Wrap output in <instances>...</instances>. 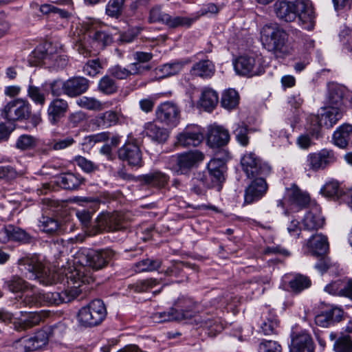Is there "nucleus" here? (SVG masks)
<instances>
[{"label": "nucleus", "mask_w": 352, "mask_h": 352, "mask_svg": "<svg viewBox=\"0 0 352 352\" xmlns=\"http://www.w3.org/2000/svg\"><path fill=\"white\" fill-rule=\"evenodd\" d=\"M111 250H94L81 249L74 255L72 269L69 268L68 277L72 280V284L76 283L86 290V285L94 281L91 269L98 270L105 267L113 257Z\"/></svg>", "instance_id": "1"}, {"label": "nucleus", "mask_w": 352, "mask_h": 352, "mask_svg": "<svg viewBox=\"0 0 352 352\" xmlns=\"http://www.w3.org/2000/svg\"><path fill=\"white\" fill-rule=\"evenodd\" d=\"M261 42L276 58H283L290 54L287 45V34L277 24H267L261 30Z\"/></svg>", "instance_id": "2"}, {"label": "nucleus", "mask_w": 352, "mask_h": 352, "mask_svg": "<svg viewBox=\"0 0 352 352\" xmlns=\"http://www.w3.org/2000/svg\"><path fill=\"white\" fill-rule=\"evenodd\" d=\"M18 264L22 273L29 279L39 278L45 285L62 281L58 274L48 273L43 264L36 256H25L19 259Z\"/></svg>", "instance_id": "3"}, {"label": "nucleus", "mask_w": 352, "mask_h": 352, "mask_svg": "<svg viewBox=\"0 0 352 352\" xmlns=\"http://www.w3.org/2000/svg\"><path fill=\"white\" fill-rule=\"evenodd\" d=\"M342 117V109L333 106H327L318 115H310L307 118V130L313 136L318 138L320 135L322 126L330 129Z\"/></svg>", "instance_id": "4"}, {"label": "nucleus", "mask_w": 352, "mask_h": 352, "mask_svg": "<svg viewBox=\"0 0 352 352\" xmlns=\"http://www.w3.org/2000/svg\"><path fill=\"white\" fill-rule=\"evenodd\" d=\"M65 278L67 283V288L61 293L59 292H43L41 293L42 305H58L63 302H69L76 298L83 291L79 284L75 285L72 284V280L68 277V272H65Z\"/></svg>", "instance_id": "5"}, {"label": "nucleus", "mask_w": 352, "mask_h": 352, "mask_svg": "<svg viewBox=\"0 0 352 352\" xmlns=\"http://www.w3.org/2000/svg\"><path fill=\"white\" fill-rule=\"evenodd\" d=\"M107 310L104 302L99 299L92 300L78 311V321L85 327L99 324L106 317Z\"/></svg>", "instance_id": "6"}, {"label": "nucleus", "mask_w": 352, "mask_h": 352, "mask_svg": "<svg viewBox=\"0 0 352 352\" xmlns=\"http://www.w3.org/2000/svg\"><path fill=\"white\" fill-rule=\"evenodd\" d=\"M31 114V104L23 98H16L8 102L1 110V116L10 122L23 120Z\"/></svg>", "instance_id": "7"}, {"label": "nucleus", "mask_w": 352, "mask_h": 352, "mask_svg": "<svg viewBox=\"0 0 352 352\" xmlns=\"http://www.w3.org/2000/svg\"><path fill=\"white\" fill-rule=\"evenodd\" d=\"M204 154L197 151L185 152L177 156H172L169 166L177 174H184L204 160Z\"/></svg>", "instance_id": "8"}, {"label": "nucleus", "mask_w": 352, "mask_h": 352, "mask_svg": "<svg viewBox=\"0 0 352 352\" xmlns=\"http://www.w3.org/2000/svg\"><path fill=\"white\" fill-rule=\"evenodd\" d=\"M96 25V23L91 19H88L83 23V28L86 31L85 35L89 39L90 47L94 54L111 43L113 41L112 36L109 34L98 30Z\"/></svg>", "instance_id": "9"}, {"label": "nucleus", "mask_w": 352, "mask_h": 352, "mask_svg": "<svg viewBox=\"0 0 352 352\" xmlns=\"http://www.w3.org/2000/svg\"><path fill=\"white\" fill-rule=\"evenodd\" d=\"M234 66L236 72L242 76H256L264 72L263 58L257 54L240 56Z\"/></svg>", "instance_id": "10"}, {"label": "nucleus", "mask_w": 352, "mask_h": 352, "mask_svg": "<svg viewBox=\"0 0 352 352\" xmlns=\"http://www.w3.org/2000/svg\"><path fill=\"white\" fill-rule=\"evenodd\" d=\"M156 119L170 127H176L181 119V111L178 105L167 101L160 104L155 109Z\"/></svg>", "instance_id": "11"}, {"label": "nucleus", "mask_w": 352, "mask_h": 352, "mask_svg": "<svg viewBox=\"0 0 352 352\" xmlns=\"http://www.w3.org/2000/svg\"><path fill=\"white\" fill-rule=\"evenodd\" d=\"M243 171L249 178L266 175L271 170L270 166L263 162L254 153H245L241 160Z\"/></svg>", "instance_id": "12"}, {"label": "nucleus", "mask_w": 352, "mask_h": 352, "mask_svg": "<svg viewBox=\"0 0 352 352\" xmlns=\"http://www.w3.org/2000/svg\"><path fill=\"white\" fill-rule=\"evenodd\" d=\"M148 21L149 23H161L169 28H175L183 25L189 26L193 22V20L182 16L172 17L168 14L163 12L161 7L155 6L150 10Z\"/></svg>", "instance_id": "13"}, {"label": "nucleus", "mask_w": 352, "mask_h": 352, "mask_svg": "<svg viewBox=\"0 0 352 352\" xmlns=\"http://www.w3.org/2000/svg\"><path fill=\"white\" fill-rule=\"evenodd\" d=\"M126 217L120 212L113 213H101L97 218L99 229L108 231H117L126 226Z\"/></svg>", "instance_id": "14"}, {"label": "nucleus", "mask_w": 352, "mask_h": 352, "mask_svg": "<svg viewBox=\"0 0 352 352\" xmlns=\"http://www.w3.org/2000/svg\"><path fill=\"white\" fill-rule=\"evenodd\" d=\"M176 144L183 147L197 146L204 140L201 127L197 125H188L177 134Z\"/></svg>", "instance_id": "15"}, {"label": "nucleus", "mask_w": 352, "mask_h": 352, "mask_svg": "<svg viewBox=\"0 0 352 352\" xmlns=\"http://www.w3.org/2000/svg\"><path fill=\"white\" fill-rule=\"evenodd\" d=\"M296 16L305 29L311 30L314 25V14L311 2L309 0L294 1Z\"/></svg>", "instance_id": "16"}, {"label": "nucleus", "mask_w": 352, "mask_h": 352, "mask_svg": "<svg viewBox=\"0 0 352 352\" xmlns=\"http://www.w3.org/2000/svg\"><path fill=\"white\" fill-rule=\"evenodd\" d=\"M334 161L335 157L333 152L327 149H322L318 153H310L307 159L309 169L314 171L324 168Z\"/></svg>", "instance_id": "17"}, {"label": "nucleus", "mask_w": 352, "mask_h": 352, "mask_svg": "<svg viewBox=\"0 0 352 352\" xmlns=\"http://www.w3.org/2000/svg\"><path fill=\"white\" fill-rule=\"evenodd\" d=\"M267 185L262 177L255 179L246 188L244 194V204H251L261 199L266 193Z\"/></svg>", "instance_id": "18"}, {"label": "nucleus", "mask_w": 352, "mask_h": 352, "mask_svg": "<svg viewBox=\"0 0 352 352\" xmlns=\"http://www.w3.org/2000/svg\"><path fill=\"white\" fill-rule=\"evenodd\" d=\"M230 140L229 132L227 129L216 124L210 125L208 128L207 143L212 148L226 145Z\"/></svg>", "instance_id": "19"}, {"label": "nucleus", "mask_w": 352, "mask_h": 352, "mask_svg": "<svg viewBox=\"0 0 352 352\" xmlns=\"http://www.w3.org/2000/svg\"><path fill=\"white\" fill-rule=\"evenodd\" d=\"M324 289L331 295L347 298L352 301V279L349 278L333 281Z\"/></svg>", "instance_id": "20"}, {"label": "nucleus", "mask_w": 352, "mask_h": 352, "mask_svg": "<svg viewBox=\"0 0 352 352\" xmlns=\"http://www.w3.org/2000/svg\"><path fill=\"white\" fill-rule=\"evenodd\" d=\"M118 157L128 162L133 166L140 167L142 165V152L139 146L133 143L124 144L118 151Z\"/></svg>", "instance_id": "21"}, {"label": "nucleus", "mask_w": 352, "mask_h": 352, "mask_svg": "<svg viewBox=\"0 0 352 352\" xmlns=\"http://www.w3.org/2000/svg\"><path fill=\"white\" fill-rule=\"evenodd\" d=\"M151 69L149 65H140L138 63H133L128 65V67H123L120 65L111 67L109 72V74L118 79H126L131 75L141 74L144 71H148Z\"/></svg>", "instance_id": "22"}, {"label": "nucleus", "mask_w": 352, "mask_h": 352, "mask_svg": "<svg viewBox=\"0 0 352 352\" xmlns=\"http://www.w3.org/2000/svg\"><path fill=\"white\" fill-rule=\"evenodd\" d=\"M69 109V104L67 100L56 98L53 99L47 107V116L50 122L52 124H56L60 119L65 116Z\"/></svg>", "instance_id": "23"}, {"label": "nucleus", "mask_w": 352, "mask_h": 352, "mask_svg": "<svg viewBox=\"0 0 352 352\" xmlns=\"http://www.w3.org/2000/svg\"><path fill=\"white\" fill-rule=\"evenodd\" d=\"M349 90L341 85H333L329 89L327 106H333L341 109L344 102L349 100Z\"/></svg>", "instance_id": "24"}, {"label": "nucleus", "mask_w": 352, "mask_h": 352, "mask_svg": "<svg viewBox=\"0 0 352 352\" xmlns=\"http://www.w3.org/2000/svg\"><path fill=\"white\" fill-rule=\"evenodd\" d=\"M274 8L276 16L281 21L292 22L297 17L294 1L278 0Z\"/></svg>", "instance_id": "25"}, {"label": "nucleus", "mask_w": 352, "mask_h": 352, "mask_svg": "<svg viewBox=\"0 0 352 352\" xmlns=\"http://www.w3.org/2000/svg\"><path fill=\"white\" fill-rule=\"evenodd\" d=\"M314 344L310 335L300 331L292 336L290 352H313Z\"/></svg>", "instance_id": "26"}, {"label": "nucleus", "mask_w": 352, "mask_h": 352, "mask_svg": "<svg viewBox=\"0 0 352 352\" xmlns=\"http://www.w3.org/2000/svg\"><path fill=\"white\" fill-rule=\"evenodd\" d=\"M343 311L338 307H331L321 312L315 317V322L317 325L327 327L335 322L341 320Z\"/></svg>", "instance_id": "27"}, {"label": "nucleus", "mask_w": 352, "mask_h": 352, "mask_svg": "<svg viewBox=\"0 0 352 352\" xmlns=\"http://www.w3.org/2000/svg\"><path fill=\"white\" fill-rule=\"evenodd\" d=\"M20 317L14 318V325L16 330L21 331L38 324L42 320V316L38 312H20Z\"/></svg>", "instance_id": "28"}, {"label": "nucleus", "mask_w": 352, "mask_h": 352, "mask_svg": "<svg viewBox=\"0 0 352 352\" xmlns=\"http://www.w3.org/2000/svg\"><path fill=\"white\" fill-rule=\"evenodd\" d=\"M332 139L336 146L346 148L352 141V125L347 123L341 124L334 131Z\"/></svg>", "instance_id": "29"}, {"label": "nucleus", "mask_w": 352, "mask_h": 352, "mask_svg": "<svg viewBox=\"0 0 352 352\" xmlns=\"http://www.w3.org/2000/svg\"><path fill=\"white\" fill-rule=\"evenodd\" d=\"M324 221L320 208L315 206L306 213L302 219V224L305 230L312 231L322 228Z\"/></svg>", "instance_id": "30"}, {"label": "nucleus", "mask_w": 352, "mask_h": 352, "mask_svg": "<svg viewBox=\"0 0 352 352\" xmlns=\"http://www.w3.org/2000/svg\"><path fill=\"white\" fill-rule=\"evenodd\" d=\"M89 88L88 80L83 77H73L66 80V95L76 97L85 93Z\"/></svg>", "instance_id": "31"}, {"label": "nucleus", "mask_w": 352, "mask_h": 352, "mask_svg": "<svg viewBox=\"0 0 352 352\" xmlns=\"http://www.w3.org/2000/svg\"><path fill=\"white\" fill-rule=\"evenodd\" d=\"M218 102L219 96L215 90L210 87H205L202 89L198 101L199 107L206 111L211 112L216 107Z\"/></svg>", "instance_id": "32"}, {"label": "nucleus", "mask_w": 352, "mask_h": 352, "mask_svg": "<svg viewBox=\"0 0 352 352\" xmlns=\"http://www.w3.org/2000/svg\"><path fill=\"white\" fill-rule=\"evenodd\" d=\"M144 133L151 140L158 143L165 142L168 137V131L160 126H157L153 122H148L144 126Z\"/></svg>", "instance_id": "33"}, {"label": "nucleus", "mask_w": 352, "mask_h": 352, "mask_svg": "<svg viewBox=\"0 0 352 352\" xmlns=\"http://www.w3.org/2000/svg\"><path fill=\"white\" fill-rule=\"evenodd\" d=\"M307 244L315 255L322 256L326 254L329 250L327 238L322 234L313 235L309 239Z\"/></svg>", "instance_id": "34"}, {"label": "nucleus", "mask_w": 352, "mask_h": 352, "mask_svg": "<svg viewBox=\"0 0 352 352\" xmlns=\"http://www.w3.org/2000/svg\"><path fill=\"white\" fill-rule=\"evenodd\" d=\"M215 72L214 65L208 59L201 60L193 65L191 73L203 78H211Z\"/></svg>", "instance_id": "35"}, {"label": "nucleus", "mask_w": 352, "mask_h": 352, "mask_svg": "<svg viewBox=\"0 0 352 352\" xmlns=\"http://www.w3.org/2000/svg\"><path fill=\"white\" fill-rule=\"evenodd\" d=\"M154 322H164L172 320H182L188 318L184 312H179L173 308L168 311L156 312L151 316Z\"/></svg>", "instance_id": "36"}, {"label": "nucleus", "mask_w": 352, "mask_h": 352, "mask_svg": "<svg viewBox=\"0 0 352 352\" xmlns=\"http://www.w3.org/2000/svg\"><path fill=\"white\" fill-rule=\"evenodd\" d=\"M287 194L292 204L299 206H305L310 201L308 193L302 191L297 186L292 185L287 189Z\"/></svg>", "instance_id": "37"}, {"label": "nucleus", "mask_w": 352, "mask_h": 352, "mask_svg": "<svg viewBox=\"0 0 352 352\" xmlns=\"http://www.w3.org/2000/svg\"><path fill=\"white\" fill-rule=\"evenodd\" d=\"M77 104L82 108L94 110L101 111L110 107L112 104L110 102H101L95 98L83 96L77 100Z\"/></svg>", "instance_id": "38"}, {"label": "nucleus", "mask_w": 352, "mask_h": 352, "mask_svg": "<svg viewBox=\"0 0 352 352\" xmlns=\"http://www.w3.org/2000/svg\"><path fill=\"white\" fill-rule=\"evenodd\" d=\"M120 114L114 111H107L100 113L96 118V123L102 129H107L117 124L119 122Z\"/></svg>", "instance_id": "39"}, {"label": "nucleus", "mask_w": 352, "mask_h": 352, "mask_svg": "<svg viewBox=\"0 0 352 352\" xmlns=\"http://www.w3.org/2000/svg\"><path fill=\"white\" fill-rule=\"evenodd\" d=\"M82 178L73 173H65L58 177L59 185L67 190L76 189L82 183Z\"/></svg>", "instance_id": "40"}, {"label": "nucleus", "mask_w": 352, "mask_h": 352, "mask_svg": "<svg viewBox=\"0 0 352 352\" xmlns=\"http://www.w3.org/2000/svg\"><path fill=\"white\" fill-rule=\"evenodd\" d=\"M239 102V95L234 89L225 90L221 96V106L228 110L236 107Z\"/></svg>", "instance_id": "41"}, {"label": "nucleus", "mask_w": 352, "mask_h": 352, "mask_svg": "<svg viewBox=\"0 0 352 352\" xmlns=\"http://www.w3.org/2000/svg\"><path fill=\"white\" fill-rule=\"evenodd\" d=\"M182 62L176 61L164 64L156 69V74L160 78H166L178 74L183 68Z\"/></svg>", "instance_id": "42"}, {"label": "nucleus", "mask_w": 352, "mask_h": 352, "mask_svg": "<svg viewBox=\"0 0 352 352\" xmlns=\"http://www.w3.org/2000/svg\"><path fill=\"white\" fill-rule=\"evenodd\" d=\"M225 170L223 169L208 170L212 180L211 183L207 179H204L202 177H197L196 179L201 182L202 187L212 188L217 186L219 189L220 184L224 180L223 173Z\"/></svg>", "instance_id": "43"}, {"label": "nucleus", "mask_w": 352, "mask_h": 352, "mask_svg": "<svg viewBox=\"0 0 352 352\" xmlns=\"http://www.w3.org/2000/svg\"><path fill=\"white\" fill-rule=\"evenodd\" d=\"M168 179L166 174L160 171H154L142 177V181L144 184L158 187L164 186Z\"/></svg>", "instance_id": "44"}, {"label": "nucleus", "mask_w": 352, "mask_h": 352, "mask_svg": "<svg viewBox=\"0 0 352 352\" xmlns=\"http://www.w3.org/2000/svg\"><path fill=\"white\" fill-rule=\"evenodd\" d=\"M320 192L325 197L337 199L342 195V190L337 181L326 183L320 189Z\"/></svg>", "instance_id": "45"}, {"label": "nucleus", "mask_w": 352, "mask_h": 352, "mask_svg": "<svg viewBox=\"0 0 352 352\" xmlns=\"http://www.w3.org/2000/svg\"><path fill=\"white\" fill-rule=\"evenodd\" d=\"M229 156L225 151H219L208 164V170H226V162Z\"/></svg>", "instance_id": "46"}, {"label": "nucleus", "mask_w": 352, "mask_h": 352, "mask_svg": "<svg viewBox=\"0 0 352 352\" xmlns=\"http://www.w3.org/2000/svg\"><path fill=\"white\" fill-rule=\"evenodd\" d=\"M22 303L24 306L32 307L34 305H42L41 292L32 288L31 290L25 291Z\"/></svg>", "instance_id": "47"}, {"label": "nucleus", "mask_w": 352, "mask_h": 352, "mask_svg": "<svg viewBox=\"0 0 352 352\" xmlns=\"http://www.w3.org/2000/svg\"><path fill=\"white\" fill-rule=\"evenodd\" d=\"M278 322L275 316H265L261 323V330L264 335L270 336L276 333Z\"/></svg>", "instance_id": "48"}, {"label": "nucleus", "mask_w": 352, "mask_h": 352, "mask_svg": "<svg viewBox=\"0 0 352 352\" xmlns=\"http://www.w3.org/2000/svg\"><path fill=\"white\" fill-rule=\"evenodd\" d=\"M124 1V0H109L105 8L106 14L118 19L122 14Z\"/></svg>", "instance_id": "49"}, {"label": "nucleus", "mask_w": 352, "mask_h": 352, "mask_svg": "<svg viewBox=\"0 0 352 352\" xmlns=\"http://www.w3.org/2000/svg\"><path fill=\"white\" fill-rule=\"evenodd\" d=\"M28 96L36 104L43 106L46 100V94L41 88L29 85L28 88Z\"/></svg>", "instance_id": "50"}, {"label": "nucleus", "mask_w": 352, "mask_h": 352, "mask_svg": "<svg viewBox=\"0 0 352 352\" xmlns=\"http://www.w3.org/2000/svg\"><path fill=\"white\" fill-rule=\"evenodd\" d=\"M32 351L38 350L48 342V335L44 330L37 331L34 336L28 338Z\"/></svg>", "instance_id": "51"}, {"label": "nucleus", "mask_w": 352, "mask_h": 352, "mask_svg": "<svg viewBox=\"0 0 352 352\" xmlns=\"http://www.w3.org/2000/svg\"><path fill=\"white\" fill-rule=\"evenodd\" d=\"M38 226L44 232L54 233L58 230L60 225L53 218L42 216L39 219Z\"/></svg>", "instance_id": "52"}, {"label": "nucleus", "mask_w": 352, "mask_h": 352, "mask_svg": "<svg viewBox=\"0 0 352 352\" xmlns=\"http://www.w3.org/2000/svg\"><path fill=\"white\" fill-rule=\"evenodd\" d=\"M199 323L201 327L208 329V333L211 336H215L223 329V324L218 319H203L199 321Z\"/></svg>", "instance_id": "53"}, {"label": "nucleus", "mask_w": 352, "mask_h": 352, "mask_svg": "<svg viewBox=\"0 0 352 352\" xmlns=\"http://www.w3.org/2000/svg\"><path fill=\"white\" fill-rule=\"evenodd\" d=\"M162 262L157 259H144L135 264L136 271L138 272L153 271L161 266Z\"/></svg>", "instance_id": "54"}, {"label": "nucleus", "mask_w": 352, "mask_h": 352, "mask_svg": "<svg viewBox=\"0 0 352 352\" xmlns=\"http://www.w3.org/2000/svg\"><path fill=\"white\" fill-rule=\"evenodd\" d=\"M311 285V280L307 276L302 275H296L289 282V285L294 292H300L308 288Z\"/></svg>", "instance_id": "55"}, {"label": "nucleus", "mask_w": 352, "mask_h": 352, "mask_svg": "<svg viewBox=\"0 0 352 352\" xmlns=\"http://www.w3.org/2000/svg\"><path fill=\"white\" fill-rule=\"evenodd\" d=\"M5 285L12 292H23L28 288L27 283L18 276H13L5 282Z\"/></svg>", "instance_id": "56"}, {"label": "nucleus", "mask_w": 352, "mask_h": 352, "mask_svg": "<svg viewBox=\"0 0 352 352\" xmlns=\"http://www.w3.org/2000/svg\"><path fill=\"white\" fill-rule=\"evenodd\" d=\"M98 89L106 94H111L116 91L117 87L115 82L110 77H102L98 82Z\"/></svg>", "instance_id": "57"}, {"label": "nucleus", "mask_w": 352, "mask_h": 352, "mask_svg": "<svg viewBox=\"0 0 352 352\" xmlns=\"http://www.w3.org/2000/svg\"><path fill=\"white\" fill-rule=\"evenodd\" d=\"M157 283V282L155 279L150 278L138 280L135 283L130 285V287L136 292H144L152 289Z\"/></svg>", "instance_id": "58"}, {"label": "nucleus", "mask_w": 352, "mask_h": 352, "mask_svg": "<svg viewBox=\"0 0 352 352\" xmlns=\"http://www.w3.org/2000/svg\"><path fill=\"white\" fill-rule=\"evenodd\" d=\"M10 240L28 243L30 241V236L24 230L11 225Z\"/></svg>", "instance_id": "59"}, {"label": "nucleus", "mask_w": 352, "mask_h": 352, "mask_svg": "<svg viewBox=\"0 0 352 352\" xmlns=\"http://www.w3.org/2000/svg\"><path fill=\"white\" fill-rule=\"evenodd\" d=\"M12 348L14 352H28L32 351L30 340L24 337L15 340Z\"/></svg>", "instance_id": "60"}, {"label": "nucleus", "mask_w": 352, "mask_h": 352, "mask_svg": "<svg viewBox=\"0 0 352 352\" xmlns=\"http://www.w3.org/2000/svg\"><path fill=\"white\" fill-rule=\"evenodd\" d=\"M76 164L85 172L91 173L98 170V166L90 160H88L85 157L77 156L74 160Z\"/></svg>", "instance_id": "61"}, {"label": "nucleus", "mask_w": 352, "mask_h": 352, "mask_svg": "<svg viewBox=\"0 0 352 352\" xmlns=\"http://www.w3.org/2000/svg\"><path fill=\"white\" fill-rule=\"evenodd\" d=\"M336 352H352V341L349 336L338 340L334 344Z\"/></svg>", "instance_id": "62"}, {"label": "nucleus", "mask_w": 352, "mask_h": 352, "mask_svg": "<svg viewBox=\"0 0 352 352\" xmlns=\"http://www.w3.org/2000/svg\"><path fill=\"white\" fill-rule=\"evenodd\" d=\"M88 41V38L85 34L83 36V39L80 38L75 45V49L83 56H91V53L93 51L90 47V43Z\"/></svg>", "instance_id": "63"}, {"label": "nucleus", "mask_w": 352, "mask_h": 352, "mask_svg": "<svg viewBox=\"0 0 352 352\" xmlns=\"http://www.w3.org/2000/svg\"><path fill=\"white\" fill-rule=\"evenodd\" d=\"M259 352H280V346L275 341L266 340L262 342L258 347Z\"/></svg>", "instance_id": "64"}]
</instances>
